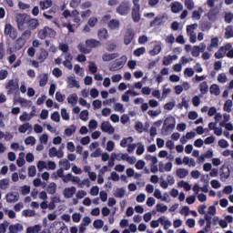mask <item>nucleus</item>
Returning a JSON list of instances; mask_svg holds the SVG:
<instances>
[{
  "label": "nucleus",
  "mask_w": 233,
  "mask_h": 233,
  "mask_svg": "<svg viewBox=\"0 0 233 233\" xmlns=\"http://www.w3.org/2000/svg\"><path fill=\"white\" fill-rule=\"evenodd\" d=\"M174 128H176V118L174 116H167L164 120L161 134H163V136H168Z\"/></svg>",
  "instance_id": "f257e3e1"
},
{
  "label": "nucleus",
  "mask_w": 233,
  "mask_h": 233,
  "mask_svg": "<svg viewBox=\"0 0 233 233\" xmlns=\"http://www.w3.org/2000/svg\"><path fill=\"white\" fill-rule=\"evenodd\" d=\"M30 15L26 14H17L15 16V21L17 23V28L20 32H25L28 28V20Z\"/></svg>",
  "instance_id": "f03ea898"
},
{
  "label": "nucleus",
  "mask_w": 233,
  "mask_h": 233,
  "mask_svg": "<svg viewBox=\"0 0 233 233\" xmlns=\"http://www.w3.org/2000/svg\"><path fill=\"white\" fill-rule=\"evenodd\" d=\"M133 5L131 17L134 23H139V21H141V5H139V0H133Z\"/></svg>",
  "instance_id": "7ed1b4c3"
},
{
  "label": "nucleus",
  "mask_w": 233,
  "mask_h": 233,
  "mask_svg": "<svg viewBox=\"0 0 233 233\" xmlns=\"http://www.w3.org/2000/svg\"><path fill=\"white\" fill-rule=\"evenodd\" d=\"M56 30L53 28H50L48 26H45L43 29H40L38 31V37L39 39H45L46 37H49L50 39H53L56 35Z\"/></svg>",
  "instance_id": "20e7f679"
},
{
  "label": "nucleus",
  "mask_w": 233,
  "mask_h": 233,
  "mask_svg": "<svg viewBox=\"0 0 233 233\" xmlns=\"http://www.w3.org/2000/svg\"><path fill=\"white\" fill-rule=\"evenodd\" d=\"M130 2L124 1L116 7V12L119 15H128V14H130Z\"/></svg>",
  "instance_id": "39448f33"
},
{
  "label": "nucleus",
  "mask_w": 233,
  "mask_h": 233,
  "mask_svg": "<svg viewBox=\"0 0 233 233\" xmlns=\"http://www.w3.org/2000/svg\"><path fill=\"white\" fill-rule=\"evenodd\" d=\"M5 88L8 96H11V94H17V92H19V82L11 79L6 84Z\"/></svg>",
  "instance_id": "423d86ee"
},
{
  "label": "nucleus",
  "mask_w": 233,
  "mask_h": 233,
  "mask_svg": "<svg viewBox=\"0 0 233 233\" xmlns=\"http://www.w3.org/2000/svg\"><path fill=\"white\" fill-rule=\"evenodd\" d=\"M121 60H117L116 63H113L109 67L110 72H117V70H121L123 66H125V63H127V56H123L120 58Z\"/></svg>",
  "instance_id": "0eeeda50"
},
{
  "label": "nucleus",
  "mask_w": 233,
  "mask_h": 233,
  "mask_svg": "<svg viewBox=\"0 0 233 233\" xmlns=\"http://www.w3.org/2000/svg\"><path fill=\"white\" fill-rule=\"evenodd\" d=\"M5 35H8L11 39H16L17 30L11 24H6L5 26Z\"/></svg>",
  "instance_id": "6e6552de"
},
{
  "label": "nucleus",
  "mask_w": 233,
  "mask_h": 233,
  "mask_svg": "<svg viewBox=\"0 0 233 233\" xmlns=\"http://www.w3.org/2000/svg\"><path fill=\"white\" fill-rule=\"evenodd\" d=\"M230 48H232V45L230 44H227L224 46H221L217 53H215V57L216 59H223V57H225V55L227 54V52H228V50H230Z\"/></svg>",
  "instance_id": "1a4fd4ad"
},
{
  "label": "nucleus",
  "mask_w": 233,
  "mask_h": 233,
  "mask_svg": "<svg viewBox=\"0 0 233 233\" xmlns=\"http://www.w3.org/2000/svg\"><path fill=\"white\" fill-rule=\"evenodd\" d=\"M101 46V41L96 40L94 38L86 40V48H99Z\"/></svg>",
  "instance_id": "9d476101"
},
{
  "label": "nucleus",
  "mask_w": 233,
  "mask_h": 233,
  "mask_svg": "<svg viewBox=\"0 0 233 233\" xmlns=\"http://www.w3.org/2000/svg\"><path fill=\"white\" fill-rule=\"evenodd\" d=\"M36 59L39 63H45L48 59V51L45 48H41L39 54L36 55Z\"/></svg>",
  "instance_id": "9b49d317"
},
{
  "label": "nucleus",
  "mask_w": 233,
  "mask_h": 233,
  "mask_svg": "<svg viewBox=\"0 0 233 233\" xmlns=\"http://www.w3.org/2000/svg\"><path fill=\"white\" fill-rule=\"evenodd\" d=\"M101 130L102 132H106L107 134H114L116 132V129L112 125L109 124V122H103L101 124Z\"/></svg>",
  "instance_id": "f8f14e48"
},
{
  "label": "nucleus",
  "mask_w": 233,
  "mask_h": 233,
  "mask_svg": "<svg viewBox=\"0 0 233 233\" xmlns=\"http://www.w3.org/2000/svg\"><path fill=\"white\" fill-rule=\"evenodd\" d=\"M7 203H17L19 201V193L10 192L5 196Z\"/></svg>",
  "instance_id": "ddd939ff"
},
{
  "label": "nucleus",
  "mask_w": 233,
  "mask_h": 233,
  "mask_svg": "<svg viewBox=\"0 0 233 233\" xmlns=\"http://www.w3.org/2000/svg\"><path fill=\"white\" fill-rule=\"evenodd\" d=\"M68 88H80L79 82L74 76H67Z\"/></svg>",
  "instance_id": "4468645a"
},
{
  "label": "nucleus",
  "mask_w": 233,
  "mask_h": 233,
  "mask_svg": "<svg viewBox=\"0 0 233 233\" xmlns=\"http://www.w3.org/2000/svg\"><path fill=\"white\" fill-rule=\"evenodd\" d=\"M76 191V187H66L64 189V197L66 198V199H70L71 198H74Z\"/></svg>",
  "instance_id": "2eb2a0df"
},
{
  "label": "nucleus",
  "mask_w": 233,
  "mask_h": 233,
  "mask_svg": "<svg viewBox=\"0 0 233 233\" xmlns=\"http://www.w3.org/2000/svg\"><path fill=\"white\" fill-rule=\"evenodd\" d=\"M97 37L100 41H106L108 39V30L106 28H100L97 32Z\"/></svg>",
  "instance_id": "dca6fc26"
},
{
  "label": "nucleus",
  "mask_w": 233,
  "mask_h": 233,
  "mask_svg": "<svg viewBox=\"0 0 233 233\" xmlns=\"http://www.w3.org/2000/svg\"><path fill=\"white\" fill-rule=\"evenodd\" d=\"M37 26H39V20L37 18H30L29 16V20L27 21V28H29V30H35Z\"/></svg>",
  "instance_id": "f3484780"
},
{
  "label": "nucleus",
  "mask_w": 233,
  "mask_h": 233,
  "mask_svg": "<svg viewBox=\"0 0 233 233\" xmlns=\"http://www.w3.org/2000/svg\"><path fill=\"white\" fill-rule=\"evenodd\" d=\"M117 57H119V55L117 53H106L102 56V60L106 63H108L109 61H114V59H117Z\"/></svg>",
  "instance_id": "a211bd4d"
},
{
  "label": "nucleus",
  "mask_w": 233,
  "mask_h": 233,
  "mask_svg": "<svg viewBox=\"0 0 233 233\" xmlns=\"http://www.w3.org/2000/svg\"><path fill=\"white\" fill-rule=\"evenodd\" d=\"M219 46V38L218 37H213L210 40V44L208 46L207 50L208 52H212L214 48H218Z\"/></svg>",
  "instance_id": "6ab92c4d"
},
{
  "label": "nucleus",
  "mask_w": 233,
  "mask_h": 233,
  "mask_svg": "<svg viewBox=\"0 0 233 233\" xmlns=\"http://www.w3.org/2000/svg\"><path fill=\"white\" fill-rule=\"evenodd\" d=\"M165 16L160 15V16H157L154 18V20H152L149 24V26H161V25H163V23H165L164 21Z\"/></svg>",
  "instance_id": "aec40b11"
},
{
  "label": "nucleus",
  "mask_w": 233,
  "mask_h": 233,
  "mask_svg": "<svg viewBox=\"0 0 233 233\" xmlns=\"http://www.w3.org/2000/svg\"><path fill=\"white\" fill-rule=\"evenodd\" d=\"M110 30H117L121 26V23L117 19H112L107 23Z\"/></svg>",
  "instance_id": "412c9836"
},
{
  "label": "nucleus",
  "mask_w": 233,
  "mask_h": 233,
  "mask_svg": "<svg viewBox=\"0 0 233 233\" xmlns=\"http://www.w3.org/2000/svg\"><path fill=\"white\" fill-rule=\"evenodd\" d=\"M183 10V5L179 2H174L171 4V12L173 14H179Z\"/></svg>",
  "instance_id": "4be33fe9"
},
{
  "label": "nucleus",
  "mask_w": 233,
  "mask_h": 233,
  "mask_svg": "<svg viewBox=\"0 0 233 233\" xmlns=\"http://www.w3.org/2000/svg\"><path fill=\"white\" fill-rule=\"evenodd\" d=\"M43 15L45 16L47 21H52L54 19V16L56 15V8L52 7L47 11H45L43 13Z\"/></svg>",
  "instance_id": "5701e85b"
},
{
  "label": "nucleus",
  "mask_w": 233,
  "mask_h": 233,
  "mask_svg": "<svg viewBox=\"0 0 233 233\" xmlns=\"http://www.w3.org/2000/svg\"><path fill=\"white\" fill-rule=\"evenodd\" d=\"M176 59H177V55L164 56L163 65L165 66H168L172 65V62L176 61Z\"/></svg>",
  "instance_id": "b1692460"
},
{
  "label": "nucleus",
  "mask_w": 233,
  "mask_h": 233,
  "mask_svg": "<svg viewBox=\"0 0 233 233\" xmlns=\"http://www.w3.org/2000/svg\"><path fill=\"white\" fill-rule=\"evenodd\" d=\"M52 0H44L39 2L41 10H48V8H52Z\"/></svg>",
  "instance_id": "393cba45"
},
{
  "label": "nucleus",
  "mask_w": 233,
  "mask_h": 233,
  "mask_svg": "<svg viewBox=\"0 0 233 233\" xmlns=\"http://www.w3.org/2000/svg\"><path fill=\"white\" fill-rule=\"evenodd\" d=\"M25 45H26L25 40L20 36L15 40L14 46L16 50H21Z\"/></svg>",
  "instance_id": "a878e982"
},
{
  "label": "nucleus",
  "mask_w": 233,
  "mask_h": 233,
  "mask_svg": "<svg viewBox=\"0 0 233 233\" xmlns=\"http://www.w3.org/2000/svg\"><path fill=\"white\" fill-rule=\"evenodd\" d=\"M209 92L211 96H219V94H221V89H219V86L213 84L209 87Z\"/></svg>",
  "instance_id": "bb28decb"
},
{
  "label": "nucleus",
  "mask_w": 233,
  "mask_h": 233,
  "mask_svg": "<svg viewBox=\"0 0 233 233\" xmlns=\"http://www.w3.org/2000/svg\"><path fill=\"white\" fill-rule=\"evenodd\" d=\"M27 130H32V125H30V123H28V122L21 125L18 127V131L20 132V134H26Z\"/></svg>",
  "instance_id": "cd10ccee"
},
{
  "label": "nucleus",
  "mask_w": 233,
  "mask_h": 233,
  "mask_svg": "<svg viewBox=\"0 0 233 233\" xmlns=\"http://www.w3.org/2000/svg\"><path fill=\"white\" fill-rule=\"evenodd\" d=\"M76 130H77V127H76V125H71L69 127L65 129V134L67 137H70L73 134H76Z\"/></svg>",
  "instance_id": "c85d7f7f"
},
{
  "label": "nucleus",
  "mask_w": 233,
  "mask_h": 233,
  "mask_svg": "<svg viewBox=\"0 0 233 233\" xmlns=\"http://www.w3.org/2000/svg\"><path fill=\"white\" fill-rule=\"evenodd\" d=\"M201 14H203V7H198V10L193 11L192 19L199 21L201 19Z\"/></svg>",
  "instance_id": "c756f323"
},
{
  "label": "nucleus",
  "mask_w": 233,
  "mask_h": 233,
  "mask_svg": "<svg viewBox=\"0 0 233 233\" xmlns=\"http://www.w3.org/2000/svg\"><path fill=\"white\" fill-rule=\"evenodd\" d=\"M176 174L179 179H185V177L188 174V170L186 168H178L177 169Z\"/></svg>",
  "instance_id": "7c9ffc66"
},
{
  "label": "nucleus",
  "mask_w": 233,
  "mask_h": 233,
  "mask_svg": "<svg viewBox=\"0 0 233 233\" xmlns=\"http://www.w3.org/2000/svg\"><path fill=\"white\" fill-rule=\"evenodd\" d=\"M21 230H23V225H21V224L11 225L9 227V231L11 233L21 232Z\"/></svg>",
  "instance_id": "2f4dec72"
},
{
  "label": "nucleus",
  "mask_w": 233,
  "mask_h": 233,
  "mask_svg": "<svg viewBox=\"0 0 233 233\" xmlns=\"http://www.w3.org/2000/svg\"><path fill=\"white\" fill-rule=\"evenodd\" d=\"M199 90L200 94H202L203 96H205V94H208V84L207 83V81H204L199 85Z\"/></svg>",
  "instance_id": "473e14b6"
},
{
  "label": "nucleus",
  "mask_w": 233,
  "mask_h": 233,
  "mask_svg": "<svg viewBox=\"0 0 233 233\" xmlns=\"http://www.w3.org/2000/svg\"><path fill=\"white\" fill-rule=\"evenodd\" d=\"M128 141L129 143H132L134 141V137H124L120 142V147H122V148H127V147H128Z\"/></svg>",
  "instance_id": "72a5a7b5"
},
{
  "label": "nucleus",
  "mask_w": 233,
  "mask_h": 233,
  "mask_svg": "<svg viewBox=\"0 0 233 233\" xmlns=\"http://www.w3.org/2000/svg\"><path fill=\"white\" fill-rule=\"evenodd\" d=\"M232 106H233L232 100L230 99L227 100L223 107L224 112H228V114H230V112H232Z\"/></svg>",
  "instance_id": "f704fd0d"
},
{
  "label": "nucleus",
  "mask_w": 233,
  "mask_h": 233,
  "mask_svg": "<svg viewBox=\"0 0 233 233\" xmlns=\"http://www.w3.org/2000/svg\"><path fill=\"white\" fill-rule=\"evenodd\" d=\"M133 39H134V34L132 32L127 33L124 37V44L126 46H128L130 45V43H132Z\"/></svg>",
  "instance_id": "c9c22d12"
},
{
  "label": "nucleus",
  "mask_w": 233,
  "mask_h": 233,
  "mask_svg": "<svg viewBox=\"0 0 233 233\" xmlns=\"http://www.w3.org/2000/svg\"><path fill=\"white\" fill-rule=\"evenodd\" d=\"M20 37L24 39L26 43V41H28V39L32 37V31L30 29L24 30Z\"/></svg>",
  "instance_id": "e433bc0d"
},
{
  "label": "nucleus",
  "mask_w": 233,
  "mask_h": 233,
  "mask_svg": "<svg viewBox=\"0 0 233 233\" xmlns=\"http://www.w3.org/2000/svg\"><path fill=\"white\" fill-rule=\"evenodd\" d=\"M225 37L226 39H230V37H233V26L228 25L225 32Z\"/></svg>",
  "instance_id": "4c0bfd02"
},
{
  "label": "nucleus",
  "mask_w": 233,
  "mask_h": 233,
  "mask_svg": "<svg viewBox=\"0 0 233 233\" xmlns=\"http://www.w3.org/2000/svg\"><path fill=\"white\" fill-rule=\"evenodd\" d=\"M48 83V74H44L39 80V86H46Z\"/></svg>",
  "instance_id": "58836bf2"
},
{
  "label": "nucleus",
  "mask_w": 233,
  "mask_h": 233,
  "mask_svg": "<svg viewBox=\"0 0 233 233\" xmlns=\"http://www.w3.org/2000/svg\"><path fill=\"white\" fill-rule=\"evenodd\" d=\"M59 165L63 167L64 170H70V162H68V159H61Z\"/></svg>",
  "instance_id": "ea45409f"
},
{
  "label": "nucleus",
  "mask_w": 233,
  "mask_h": 233,
  "mask_svg": "<svg viewBox=\"0 0 233 233\" xmlns=\"http://www.w3.org/2000/svg\"><path fill=\"white\" fill-rule=\"evenodd\" d=\"M77 94H72L69 97H67V102L69 105H77Z\"/></svg>",
  "instance_id": "a19ab883"
},
{
  "label": "nucleus",
  "mask_w": 233,
  "mask_h": 233,
  "mask_svg": "<svg viewBox=\"0 0 233 233\" xmlns=\"http://www.w3.org/2000/svg\"><path fill=\"white\" fill-rule=\"evenodd\" d=\"M77 48L81 54H90V52H92V50L88 49V47H86L84 44H79Z\"/></svg>",
  "instance_id": "79ce46f5"
},
{
  "label": "nucleus",
  "mask_w": 233,
  "mask_h": 233,
  "mask_svg": "<svg viewBox=\"0 0 233 233\" xmlns=\"http://www.w3.org/2000/svg\"><path fill=\"white\" fill-rule=\"evenodd\" d=\"M47 193H49L51 196L56 194V190H57L56 183H51L48 187H47Z\"/></svg>",
  "instance_id": "37998d69"
},
{
  "label": "nucleus",
  "mask_w": 233,
  "mask_h": 233,
  "mask_svg": "<svg viewBox=\"0 0 233 233\" xmlns=\"http://www.w3.org/2000/svg\"><path fill=\"white\" fill-rule=\"evenodd\" d=\"M157 212H161V214H165L167 210H168V207L162 205V204H157Z\"/></svg>",
  "instance_id": "c03bdc74"
},
{
  "label": "nucleus",
  "mask_w": 233,
  "mask_h": 233,
  "mask_svg": "<svg viewBox=\"0 0 233 233\" xmlns=\"http://www.w3.org/2000/svg\"><path fill=\"white\" fill-rule=\"evenodd\" d=\"M97 22H98L97 17L93 16V17H90V18L88 19L87 25H88V26H90L91 28H94V26H96V25H97Z\"/></svg>",
  "instance_id": "a18cd8bd"
},
{
  "label": "nucleus",
  "mask_w": 233,
  "mask_h": 233,
  "mask_svg": "<svg viewBox=\"0 0 233 233\" xmlns=\"http://www.w3.org/2000/svg\"><path fill=\"white\" fill-rule=\"evenodd\" d=\"M145 52H147V49L145 47H138L134 51V56L139 57L140 56H143Z\"/></svg>",
  "instance_id": "49530a36"
},
{
  "label": "nucleus",
  "mask_w": 233,
  "mask_h": 233,
  "mask_svg": "<svg viewBox=\"0 0 233 233\" xmlns=\"http://www.w3.org/2000/svg\"><path fill=\"white\" fill-rule=\"evenodd\" d=\"M51 119H52V121H55L56 123H59L61 121V116L59 115V112L55 111L51 115Z\"/></svg>",
  "instance_id": "de8ad7c7"
},
{
  "label": "nucleus",
  "mask_w": 233,
  "mask_h": 233,
  "mask_svg": "<svg viewBox=\"0 0 233 233\" xmlns=\"http://www.w3.org/2000/svg\"><path fill=\"white\" fill-rule=\"evenodd\" d=\"M137 146H138L137 149V156H143L145 153V146H143L142 143H137Z\"/></svg>",
  "instance_id": "09e8293b"
},
{
  "label": "nucleus",
  "mask_w": 233,
  "mask_h": 233,
  "mask_svg": "<svg viewBox=\"0 0 233 233\" xmlns=\"http://www.w3.org/2000/svg\"><path fill=\"white\" fill-rule=\"evenodd\" d=\"M23 216H25V218H32V217L35 216V211H34L32 209H25L23 211Z\"/></svg>",
  "instance_id": "8fccbe9b"
},
{
  "label": "nucleus",
  "mask_w": 233,
  "mask_h": 233,
  "mask_svg": "<svg viewBox=\"0 0 233 233\" xmlns=\"http://www.w3.org/2000/svg\"><path fill=\"white\" fill-rule=\"evenodd\" d=\"M184 5L187 10H194V0H185Z\"/></svg>",
  "instance_id": "3c124183"
},
{
  "label": "nucleus",
  "mask_w": 233,
  "mask_h": 233,
  "mask_svg": "<svg viewBox=\"0 0 233 233\" xmlns=\"http://www.w3.org/2000/svg\"><path fill=\"white\" fill-rule=\"evenodd\" d=\"M8 179L4 178L0 180V188L1 190H6L8 188Z\"/></svg>",
  "instance_id": "603ef678"
},
{
  "label": "nucleus",
  "mask_w": 233,
  "mask_h": 233,
  "mask_svg": "<svg viewBox=\"0 0 233 233\" xmlns=\"http://www.w3.org/2000/svg\"><path fill=\"white\" fill-rule=\"evenodd\" d=\"M37 173V169H35V166H30L28 167V176L29 177H34Z\"/></svg>",
  "instance_id": "864d4df0"
},
{
  "label": "nucleus",
  "mask_w": 233,
  "mask_h": 233,
  "mask_svg": "<svg viewBox=\"0 0 233 233\" xmlns=\"http://www.w3.org/2000/svg\"><path fill=\"white\" fill-rule=\"evenodd\" d=\"M61 116L64 121H68L70 119V115L68 114L66 108L61 109Z\"/></svg>",
  "instance_id": "5fc2aeb1"
},
{
  "label": "nucleus",
  "mask_w": 233,
  "mask_h": 233,
  "mask_svg": "<svg viewBox=\"0 0 233 233\" xmlns=\"http://www.w3.org/2000/svg\"><path fill=\"white\" fill-rule=\"evenodd\" d=\"M116 198H125V188L120 187L116 190L115 193Z\"/></svg>",
  "instance_id": "6e6d98bb"
},
{
  "label": "nucleus",
  "mask_w": 233,
  "mask_h": 233,
  "mask_svg": "<svg viewBox=\"0 0 233 233\" xmlns=\"http://www.w3.org/2000/svg\"><path fill=\"white\" fill-rule=\"evenodd\" d=\"M105 222L102 219H96L94 221L93 226L96 228H103Z\"/></svg>",
  "instance_id": "4d7b16f0"
},
{
  "label": "nucleus",
  "mask_w": 233,
  "mask_h": 233,
  "mask_svg": "<svg viewBox=\"0 0 233 233\" xmlns=\"http://www.w3.org/2000/svg\"><path fill=\"white\" fill-rule=\"evenodd\" d=\"M80 119L82 121H88V110H82L80 113Z\"/></svg>",
  "instance_id": "13d9d810"
},
{
  "label": "nucleus",
  "mask_w": 233,
  "mask_h": 233,
  "mask_svg": "<svg viewBox=\"0 0 233 233\" xmlns=\"http://www.w3.org/2000/svg\"><path fill=\"white\" fill-rule=\"evenodd\" d=\"M41 230V227L39 225H35L34 228H27L26 233H35Z\"/></svg>",
  "instance_id": "bf43d9fd"
},
{
  "label": "nucleus",
  "mask_w": 233,
  "mask_h": 233,
  "mask_svg": "<svg viewBox=\"0 0 233 233\" xmlns=\"http://www.w3.org/2000/svg\"><path fill=\"white\" fill-rule=\"evenodd\" d=\"M25 145H31V146L35 145V137H27L25 139Z\"/></svg>",
  "instance_id": "052dcab7"
},
{
  "label": "nucleus",
  "mask_w": 233,
  "mask_h": 233,
  "mask_svg": "<svg viewBox=\"0 0 233 233\" xmlns=\"http://www.w3.org/2000/svg\"><path fill=\"white\" fill-rule=\"evenodd\" d=\"M224 21L228 24H230L233 21V14L231 12L226 13L224 16Z\"/></svg>",
  "instance_id": "680f3d73"
},
{
  "label": "nucleus",
  "mask_w": 233,
  "mask_h": 233,
  "mask_svg": "<svg viewBox=\"0 0 233 233\" xmlns=\"http://www.w3.org/2000/svg\"><path fill=\"white\" fill-rule=\"evenodd\" d=\"M22 196H28L30 194V186H24L21 187Z\"/></svg>",
  "instance_id": "e2e57ef3"
},
{
  "label": "nucleus",
  "mask_w": 233,
  "mask_h": 233,
  "mask_svg": "<svg viewBox=\"0 0 233 233\" xmlns=\"http://www.w3.org/2000/svg\"><path fill=\"white\" fill-rule=\"evenodd\" d=\"M161 52V46H155L153 50L150 51L151 56H157Z\"/></svg>",
  "instance_id": "0e129e2a"
},
{
  "label": "nucleus",
  "mask_w": 233,
  "mask_h": 233,
  "mask_svg": "<svg viewBox=\"0 0 233 233\" xmlns=\"http://www.w3.org/2000/svg\"><path fill=\"white\" fill-rule=\"evenodd\" d=\"M115 111L116 112H121L123 114V112H125V107H124L123 104L116 103L115 105Z\"/></svg>",
  "instance_id": "69168bd1"
},
{
  "label": "nucleus",
  "mask_w": 233,
  "mask_h": 233,
  "mask_svg": "<svg viewBox=\"0 0 233 233\" xmlns=\"http://www.w3.org/2000/svg\"><path fill=\"white\" fill-rule=\"evenodd\" d=\"M81 5V0H71L69 6L71 8H77Z\"/></svg>",
  "instance_id": "338daca9"
},
{
  "label": "nucleus",
  "mask_w": 233,
  "mask_h": 233,
  "mask_svg": "<svg viewBox=\"0 0 233 233\" xmlns=\"http://www.w3.org/2000/svg\"><path fill=\"white\" fill-rule=\"evenodd\" d=\"M218 83H227V75L225 73L219 74L218 76Z\"/></svg>",
  "instance_id": "774afa93"
}]
</instances>
